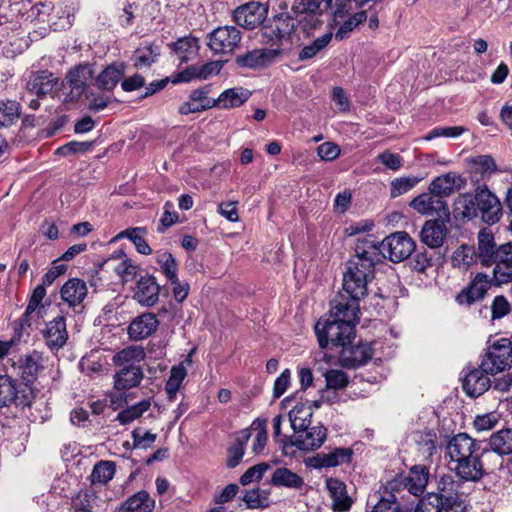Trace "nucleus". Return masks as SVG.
I'll list each match as a JSON object with an SVG mask.
<instances>
[{
  "instance_id": "nucleus-47",
  "label": "nucleus",
  "mask_w": 512,
  "mask_h": 512,
  "mask_svg": "<svg viewBox=\"0 0 512 512\" xmlns=\"http://www.w3.org/2000/svg\"><path fill=\"white\" fill-rule=\"evenodd\" d=\"M478 260L476 250L473 246L461 245L452 255V265L463 270L468 269Z\"/></svg>"
},
{
  "instance_id": "nucleus-16",
  "label": "nucleus",
  "mask_w": 512,
  "mask_h": 512,
  "mask_svg": "<svg viewBox=\"0 0 512 512\" xmlns=\"http://www.w3.org/2000/svg\"><path fill=\"white\" fill-rule=\"evenodd\" d=\"M373 355V348L370 343L357 345L346 344L340 351V361L344 367L357 368L366 364Z\"/></svg>"
},
{
  "instance_id": "nucleus-52",
  "label": "nucleus",
  "mask_w": 512,
  "mask_h": 512,
  "mask_svg": "<svg viewBox=\"0 0 512 512\" xmlns=\"http://www.w3.org/2000/svg\"><path fill=\"white\" fill-rule=\"evenodd\" d=\"M151 407V400L150 399H144L126 409L121 411L117 419L121 424H128L135 419L141 417L146 411L149 410Z\"/></svg>"
},
{
  "instance_id": "nucleus-64",
  "label": "nucleus",
  "mask_w": 512,
  "mask_h": 512,
  "mask_svg": "<svg viewBox=\"0 0 512 512\" xmlns=\"http://www.w3.org/2000/svg\"><path fill=\"white\" fill-rule=\"evenodd\" d=\"M372 512H405L397 502L395 495L388 498H381L374 506Z\"/></svg>"
},
{
  "instance_id": "nucleus-28",
  "label": "nucleus",
  "mask_w": 512,
  "mask_h": 512,
  "mask_svg": "<svg viewBox=\"0 0 512 512\" xmlns=\"http://www.w3.org/2000/svg\"><path fill=\"white\" fill-rule=\"evenodd\" d=\"M493 283L487 275L478 273L466 291L458 296V301L461 304H471L479 299H482L488 289Z\"/></svg>"
},
{
  "instance_id": "nucleus-61",
  "label": "nucleus",
  "mask_w": 512,
  "mask_h": 512,
  "mask_svg": "<svg viewBox=\"0 0 512 512\" xmlns=\"http://www.w3.org/2000/svg\"><path fill=\"white\" fill-rule=\"evenodd\" d=\"M326 385L330 389H343L348 384V378L342 370H328L325 373Z\"/></svg>"
},
{
  "instance_id": "nucleus-12",
  "label": "nucleus",
  "mask_w": 512,
  "mask_h": 512,
  "mask_svg": "<svg viewBox=\"0 0 512 512\" xmlns=\"http://www.w3.org/2000/svg\"><path fill=\"white\" fill-rule=\"evenodd\" d=\"M460 484L452 475H443L437 481V492L432 493L444 506V512H458L461 508Z\"/></svg>"
},
{
  "instance_id": "nucleus-26",
  "label": "nucleus",
  "mask_w": 512,
  "mask_h": 512,
  "mask_svg": "<svg viewBox=\"0 0 512 512\" xmlns=\"http://www.w3.org/2000/svg\"><path fill=\"white\" fill-rule=\"evenodd\" d=\"M448 233L446 224L442 220L426 221L421 230V241L430 248L442 246Z\"/></svg>"
},
{
  "instance_id": "nucleus-4",
  "label": "nucleus",
  "mask_w": 512,
  "mask_h": 512,
  "mask_svg": "<svg viewBox=\"0 0 512 512\" xmlns=\"http://www.w3.org/2000/svg\"><path fill=\"white\" fill-rule=\"evenodd\" d=\"M512 366V341L508 338L495 340L481 361V367L490 374L505 371Z\"/></svg>"
},
{
  "instance_id": "nucleus-36",
  "label": "nucleus",
  "mask_w": 512,
  "mask_h": 512,
  "mask_svg": "<svg viewBox=\"0 0 512 512\" xmlns=\"http://www.w3.org/2000/svg\"><path fill=\"white\" fill-rule=\"evenodd\" d=\"M494 236L490 231L482 229L478 233V248L476 251L478 260L483 266H490L492 256L498 252Z\"/></svg>"
},
{
  "instance_id": "nucleus-29",
  "label": "nucleus",
  "mask_w": 512,
  "mask_h": 512,
  "mask_svg": "<svg viewBox=\"0 0 512 512\" xmlns=\"http://www.w3.org/2000/svg\"><path fill=\"white\" fill-rule=\"evenodd\" d=\"M476 192L459 194L453 203V216L456 220H471L477 217Z\"/></svg>"
},
{
  "instance_id": "nucleus-19",
  "label": "nucleus",
  "mask_w": 512,
  "mask_h": 512,
  "mask_svg": "<svg viewBox=\"0 0 512 512\" xmlns=\"http://www.w3.org/2000/svg\"><path fill=\"white\" fill-rule=\"evenodd\" d=\"M209 86H204L191 91L189 101L180 105L178 112L181 115H188L190 113H198L216 106L214 99L208 97Z\"/></svg>"
},
{
  "instance_id": "nucleus-63",
  "label": "nucleus",
  "mask_w": 512,
  "mask_h": 512,
  "mask_svg": "<svg viewBox=\"0 0 512 512\" xmlns=\"http://www.w3.org/2000/svg\"><path fill=\"white\" fill-rule=\"evenodd\" d=\"M415 512H444V506L436 496L429 493L419 500Z\"/></svg>"
},
{
  "instance_id": "nucleus-3",
  "label": "nucleus",
  "mask_w": 512,
  "mask_h": 512,
  "mask_svg": "<svg viewBox=\"0 0 512 512\" xmlns=\"http://www.w3.org/2000/svg\"><path fill=\"white\" fill-rule=\"evenodd\" d=\"M446 450L450 461L455 464L453 470L463 481L477 482L482 479L488 468L481 457L493 456L490 451L480 453L476 440L466 433L453 436Z\"/></svg>"
},
{
  "instance_id": "nucleus-1",
  "label": "nucleus",
  "mask_w": 512,
  "mask_h": 512,
  "mask_svg": "<svg viewBox=\"0 0 512 512\" xmlns=\"http://www.w3.org/2000/svg\"><path fill=\"white\" fill-rule=\"evenodd\" d=\"M380 263V251L376 242L368 237L359 238L355 247V255L349 259L343 272V290L333 300H341L350 306L366 296L368 283L374 278L376 264Z\"/></svg>"
},
{
  "instance_id": "nucleus-15",
  "label": "nucleus",
  "mask_w": 512,
  "mask_h": 512,
  "mask_svg": "<svg viewBox=\"0 0 512 512\" xmlns=\"http://www.w3.org/2000/svg\"><path fill=\"white\" fill-rule=\"evenodd\" d=\"M278 48H260L237 56L236 64L242 68L261 69L269 66L279 55Z\"/></svg>"
},
{
  "instance_id": "nucleus-27",
  "label": "nucleus",
  "mask_w": 512,
  "mask_h": 512,
  "mask_svg": "<svg viewBox=\"0 0 512 512\" xmlns=\"http://www.w3.org/2000/svg\"><path fill=\"white\" fill-rule=\"evenodd\" d=\"M410 207L423 215H433L434 213H439L441 211L444 214L448 212V207L445 202L437 198L430 191L415 197L410 202Z\"/></svg>"
},
{
  "instance_id": "nucleus-5",
  "label": "nucleus",
  "mask_w": 512,
  "mask_h": 512,
  "mask_svg": "<svg viewBox=\"0 0 512 512\" xmlns=\"http://www.w3.org/2000/svg\"><path fill=\"white\" fill-rule=\"evenodd\" d=\"M98 269L114 272L121 283L132 282L139 274V266L122 249L115 250L110 256L98 263Z\"/></svg>"
},
{
  "instance_id": "nucleus-13",
  "label": "nucleus",
  "mask_w": 512,
  "mask_h": 512,
  "mask_svg": "<svg viewBox=\"0 0 512 512\" xmlns=\"http://www.w3.org/2000/svg\"><path fill=\"white\" fill-rule=\"evenodd\" d=\"M327 430L323 426H313L304 428L294 434L284 443V448L295 446L299 450L311 451L315 450L325 442Z\"/></svg>"
},
{
  "instance_id": "nucleus-57",
  "label": "nucleus",
  "mask_w": 512,
  "mask_h": 512,
  "mask_svg": "<svg viewBox=\"0 0 512 512\" xmlns=\"http://www.w3.org/2000/svg\"><path fill=\"white\" fill-rule=\"evenodd\" d=\"M506 264H498L494 267L492 281L501 286L512 282V256H505Z\"/></svg>"
},
{
  "instance_id": "nucleus-39",
  "label": "nucleus",
  "mask_w": 512,
  "mask_h": 512,
  "mask_svg": "<svg viewBox=\"0 0 512 512\" xmlns=\"http://www.w3.org/2000/svg\"><path fill=\"white\" fill-rule=\"evenodd\" d=\"M146 357L144 348L139 345H131L114 354L112 361L115 366H138Z\"/></svg>"
},
{
  "instance_id": "nucleus-32",
  "label": "nucleus",
  "mask_w": 512,
  "mask_h": 512,
  "mask_svg": "<svg viewBox=\"0 0 512 512\" xmlns=\"http://www.w3.org/2000/svg\"><path fill=\"white\" fill-rule=\"evenodd\" d=\"M161 54V46L155 42L143 41L133 55L134 66L137 68L150 67L157 62Z\"/></svg>"
},
{
  "instance_id": "nucleus-9",
  "label": "nucleus",
  "mask_w": 512,
  "mask_h": 512,
  "mask_svg": "<svg viewBox=\"0 0 512 512\" xmlns=\"http://www.w3.org/2000/svg\"><path fill=\"white\" fill-rule=\"evenodd\" d=\"M208 39V46L215 54H229L239 46L242 35L238 28L227 25L214 29Z\"/></svg>"
},
{
  "instance_id": "nucleus-7",
  "label": "nucleus",
  "mask_w": 512,
  "mask_h": 512,
  "mask_svg": "<svg viewBox=\"0 0 512 512\" xmlns=\"http://www.w3.org/2000/svg\"><path fill=\"white\" fill-rule=\"evenodd\" d=\"M415 242L405 232H397L386 237L376 248L380 251V261L388 257L392 262L407 259L415 250Z\"/></svg>"
},
{
  "instance_id": "nucleus-18",
  "label": "nucleus",
  "mask_w": 512,
  "mask_h": 512,
  "mask_svg": "<svg viewBox=\"0 0 512 512\" xmlns=\"http://www.w3.org/2000/svg\"><path fill=\"white\" fill-rule=\"evenodd\" d=\"M42 355L37 351L21 356L14 364L17 375L26 384H32L37 379L39 371L42 369Z\"/></svg>"
},
{
  "instance_id": "nucleus-46",
  "label": "nucleus",
  "mask_w": 512,
  "mask_h": 512,
  "mask_svg": "<svg viewBox=\"0 0 512 512\" xmlns=\"http://www.w3.org/2000/svg\"><path fill=\"white\" fill-rule=\"evenodd\" d=\"M123 73V64L109 65L98 75V88L101 87L108 91L112 90L117 85Z\"/></svg>"
},
{
  "instance_id": "nucleus-49",
  "label": "nucleus",
  "mask_w": 512,
  "mask_h": 512,
  "mask_svg": "<svg viewBox=\"0 0 512 512\" xmlns=\"http://www.w3.org/2000/svg\"><path fill=\"white\" fill-rule=\"evenodd\" d=\"M16 381L7 375H0V407H7L17 400Z\"/></svg>"
},
{
  "instance_id": "nucleus-53",
  "label": "nucleus",
  "mask_w": 512,
  "mask_h": 512,
  "mask_svg": "<svg viewBox=\"0 0 512 512\" xmlns=\"http://www.w3.org/2000/svg\"><path fill=\"white\" fill-rule=\"evenodd\" d=\"M186 374V369L182 365L173 367L171 369L169 379L165 385V391L170 401L175 399L176 394L186 377Z\"/></svg>"
},
{
  "instance_id": "nucleus-24",
  "label": "nucleus",
  "mask_w": 512,
  "mask_h": 512,
  "mask_svg": "<svg viewBox=\"0 0 512 512\" xmlns=\"http://www.w3.org/2000/svg\"><path fill=\"white\" fill-rule=\"evenodd\" d=\"M159 325L156 315L150 312L136 317L128 327V334L134 340H141L154 333Z\"/></svg>"
},
{
  "instance_id": "nucleus-33",
  "label": "nucleus",
  "mask_w": 512,
  "mask_h": 512,
  "mask_svg": "<svg viewBox=\"0 0 512 512\" xmlns=\"http://www.w3.org/2000/svg\"><path fill=\"white\" fill-rule=\"evenodd\" d=\"M47 285H44L43 282L38 285L29 300V303L26 307L25 313L23 314V321L27 325H31L30 320L33 318L40 319L44 317V314L46 312L45 305L42 304V300L44 299L46 295V287Z\"/></svg>"
},
{
  "instance_id": "nucleus-41",
  "label": "nucleus",
  "mask_w": 512,
  "mask_h": 512,
  "mask_svg": "<svg viewBox=\"0 0 512 512\" xmlns=\"http://www.w3.org/2000/svg\"><path fill=\"white\" fill-rule=\"evenodd\" d=\"M146 232L147 230L144 227L128 228L121 231L113 241L118 238H127L134 244L138 253L142 255H150L152 254V248L145 239Z\"/></svg>"
},
{
  "instance_id": "nucleus-54",
  "label": "nucleus",
  "mask_w": 512,
  "mask_h": 512,
  "mask_svg": "<svg viewBox=\"0 0 512 512\" xmlns=\"http://www.w3.org/2000/svg\"><path fill=\"white\" fill-rule=\"evenodd\" d=\"M243 501L250 509L266 508L270 504L269 492L261 489L246 491Z\"/></svg>"
},
{
  "instance_id": "nucleus-42",
  "label": "nucleus",
  "mask_w": 512,
  "mask_h": 512,
  "mask_svg": "<svg viewBox=\"0 0 512 512\" xmlns=\"http://www.w3.org/2000/svg\"><path fill=\"white\" fill-rule=\"evenodd\" d=\"M489 443L491 450L497 453L496 459L501 465L500 456L512 453V429H503L493 434Z\"/></svg>"
},
{
  "instance_id": "nucleus-22",
  "label": "nucleus",
  "mask_w": 512,
  "mask_h": 512,
  "mask_svg": "<svg viewBox=\"0 0 512 512\" xmlns=\"http://www.w3.org/2000/svg\"><path fill=\"white\" fill-rule=\"evenodd\" d=\"M43 335L47 346L51 350H59L62 348L68 338L65 318L63 316H58L48 322L43 331Z\"/></svg>"
},
{
  "instance_id": "nucleus-55",
  "label": "nucleus",
  "mask_w": 512,
  "mask_h": 512,
  "mask_svg": "<svg viewBox=\"0 0 512 512\" xmlns=\"http://www.w3.org/2000/svg\"><path fill=\"white\" fill-rule=\"evenodd\" d=\"M94 141H70L55 151V154L60 156H69L74 154H85L94 148Z\"/></svg>"
},
{
  "instance_id": "nucleus-43",
  "label": "nucleus",
  "mask_w": 512,
  "mask_h": 512,
  "mask_svg": "<svg viewBox=\"0 0 512 512\" xmlns=\"http://www.w3.org/2000/svg\"><path fill=\"white\" fill-rule=\"evenodd\" d=\"M249 438L250 432L247 429L237 433L234 443L228 448L227 466L229 468H235L240 463Z\"/></svg>"
},
{
  "instance_id": "nucleus-10",
  "label": "nucleus",
  "mask_w": 512,
  "mask_h": 512,
  "mask_svg": "<svg viewBox=\"0 0 512 512\" xmlns=\"http://www.w3.org/2000/svg\"><path fill=\"white\" fill-rule=\"evenodd\" d=\"M267 14L268 7L265 4L251 1L234 10L233 20L237 25L252 30L264 22Z\"/></svg>"
},
{
  "instance_id": "nucleus-51",
  "label": "nucleus",
  "mask_w": 512,
  "mask_h": 512,
  "mask_svg": "<svg viewBox=\"0 0 512 512\" xmlns=\"http://www.w3.org/2000/svg\"><path fill=\"white\" fill-rule=\"evenodd\" d=\"M19 116L20 105L17 101H0V128L13 124Z\"/></svg>"
},
{
  "instance_id": "nucleus-35",
  "label": "nucleus",
  "mask_w": 512,
  "mask_h": 512,
  "mask_svg": "<svg viewBox=\"0 0 512 512\" xmlns=\"http://www.w3.org/2000/svg\"><path fill=\"white\" fill-rule=\"evenodd\" d=\"M61 298L74 307L80 304L87 295V286L84 281L73 278L68 280L61 288Z\"/></svg>"
},
{
  "instance_id": "nucleus-2",
  "label": "nucleus",
  "mask_w": 512,
  "mask_h": 512,
  "mask_svg": "<svg viewBox=\"0 0 512 512\" xmlns=\"http://www.w3.org/2000/svg\"><path fill=\"white\" fill-rule=\"evenodd\" d=\"M360 308L352 305H344L341 300H332L330 315L327 319H319L315 324V333L321 348H327L329 344L335 347H343L350 344L354 338V327L359 321Z\"/></svg>"
},
{
  "instance_id": "nucleus-38",
  "label": "nucleus",
  "mask_w": 512,
  "mask_h": 512,
  "mask_svg": "<svg viewBox=\"0 0 512 512\" xmlns=\"http://www.w3.org/2000/svg\"><path fill=\"white\" fill-rule=\"evenodd\" d=\"M271 485L288 489H301L304 486L303 478L286 467H279L272 473Z\"/></svg>"
},
{
  "instance_id": "nucleus-14",
  "label": "nucleus",
  "mask_w": 512,
  "mask_h": 512,
  "mask_svg": "<svg viewBox=\"0 0 512 512\" xmlns=\"http://www.w3.org/2000/svg\"><path fill=\"white\" fill-rule=\"evenodd\" d=\"M352 456L353 451L351 448L338 447L328 452L315 454L307 459L306 465L314 469H328L349 463Z\"/></svg>"
},
{
  "instance_id": "nucleus-6",
  "label": "nucleus",
  "mask_w": 512,
  "mask_h": 512,
  "mask_svg": "<svg viewBox=\"0 0 512 512\" xmlns=\"http://www.w3.org/2000/svg\"><path fill=\"white\" fill-rule=\"evenodd\" d=\"M94 68L90 64H80L70 70L66 76L69 92L63 90L60 95L64 103L77 102L93 82ZM64 89L66 87L64 86Z\"/></svg>"
},
{
  "instance_id": "nucleus-8",
  "label": "nucleus",
  "mask_w": 512,
  "mask_h": 512,
  "mask_svg": "<svg viewBox=\"0 0 512 512\" xmlns=\"http://www.w3.org/2000/svg\"><path fill=\"white\" fill-rule=\"evenodd\" d=\"M295 28V19L288 13H280L262 27V40L265 44L277 46L279 49L282 42L290 38Z\"/></svg>"
},
{
  "instance_id": "nucleus-50",
  "label": "nucleus",
  "mask_w": 512,
  "mask_h": 512,
  "mask_svg": "<svg viewBox=\"0 0 512 512\" xmlns=\"http://www.w3.org/2000/svg\"><path fill=\"white\" fill-rule=\"evenodd\" d=\"M156 262L159 264L161 272L168 281L176 280L178 265L175 258L167 251H158L156 253Z\"/></svg>"
},
{
  "instance_id": "nucleus-48",
  "label": "nucleus",
  "mask_w": 512,
  "mask_h": 512,
  "mask_svg": "<svg viewBox=\"0 0 512 512\" xmlns=\"http://www.w3.org/2000/svg\"><path fill=\"white\" fill-rule=\"evenodd\" d=\"M413 439L424 457H430L436 450L437 434L433 430L418 431Z\"/></svg>"
},
{
  "instance_id": "nucleus-45",
  "label": "nucleus",
  "mask_w": 512,
  "mask_h": 512,
  "mask_svg": "<svg viewBox=\"0 0 512 512\" xmlns=\"http://www.w3.org/2000/svg\"><path fill=\"white\" fill-rule=\"evenodd\" d=\"M311 417L312 410L310 407L303 403L295 405L289 412V420L294 432L297 433L298 431L309 427Z\"/></svg>"
},
{
  "instance_id": "nucleus-60",
  "label": "nucleus",
  "mask_w": 512,
  "mask_h": 512,
  "mask_svg": "<svg viewBox=\"0 0 512 512\" xmlns=\"http://www.w3.org/2000/svg\"><path fill=\"white\" fill-rule=\"evenodd\" d=\"M265 423V420L262 421L259 419L255 420L252 423V428L257 430V434L252 445V450L255 454H259L264 450V447L268 439L267 431L265 429Z\"/></svg>"
},
{
  "instance_id": "nucleus-31",
  "label": "nucleus",
  "mask_w": 512,
  "mask_h": 512,
  "mask_svg": "<svg viewBox=\"0 0 512 512\" xmlns=\"http://www.w3.org/2000/svg\"><path fill=\"white\" fill-rule=\"evenodd\" d=\"M251 92L243 87H233L224 90L217 99L216 106L223 109H231L242 106L251 96Z\"/></svg>"
},
{
  "instance_id": "nucleus-21",
  "label": "nucleus",
  "mask_w": 512,
  "mask_h": 512,
  "mask_svg": "<svg viewBox=\"0 0 512 512\" xmlns=\"http://www.w3.org/2000/svg\"><path fill=\"white\" fill-rule=\"evenodd\" d=\"M464 185L465 180L460 175L448 172L433 179L429 186V191L441 199L451 195L456 189H460Z\"/></svg>"
},
{
  "instance_id": "nucleus-44",
  "label": "nucleus",
  "mask_w": 512,
  "mask_h": 512,
  "mask_svg": "<svg viewBox=\"0 0 512 512\" xmlns=\"http://www.w3.org/2000/svg\"><path fill=\"white\" fill-rule=\"evenodd\" d=\"M172 48L179 60L186 62L198 53V39L191 35L179 38L172 44Z\"/></svg>"
},
{
  "instance_id": "nucleus-17",
  "label": "nucleus",
  "mask_w": 512,
  "mask_h": 512,
  "mask_svg": "<svg viewBox=\"0 0 512 512\" xmlns=\"http://www.w3.org/2000/svg\"><path fill=\"white\" fill-rule=\"evenodd\" d=\"M160 286L152 275L142 276L136 283L133 298L142 306H154L159 300Z\"/></svg>"
},
{
  "instance_id": "nucleus-58",
  "label": "nucleus",
  "mask_w": 512,
  "mask_h": 512,
  "mask_svg": "<svg viewBox=\"0 0 512 512\" xmlns=\"http://www.w3.org/2000/svg\"><path fill=\"white\" fill-rule=\"evenodd\" d=\"M332 39L330 33L315 39L312 44L305 46L299 53L300 60H307L313 58L320 50L326 47Z\"/></svg>"
},
{
  "instance_id": "nucleus-37",
  "label": "nucleus",
  "mask_w": 512,
  "mask_h": 512,
  "mask_svg": "<svg viewBox=\"0 0 512 512\" xmlns=\"http://www.w3.org/2000/svg\"><path fill=\"white\" fill-rule=\"evenodd\" d=\"M496 169V163L489 155H478L469 159V171L476 182L490 176Z\"/></svg>"
},
{
  "instance_id": "nucleus-56",
  "label": "nucleus",
  "mask_w": 512,
  "mask_h": 512,
  "mask_svg": "<svg viewBox=\"0 0 512 512\" xmlns=\"http://www.w3.org/2000/svg\"><path fill=\"white\" fill-rule=\"evenodd\" d=\"M420 178L408 176L392 180L390 185V196L397 198L413 189L420 181Z\"/></svg>"
},
{
  "instance_id": "nucleus-23",
  "label": "nucleus",
  "mask_w": 512,
  "mask_h": 512,
  "mask_svg": "<svg viewBox=\"0 0 512 512\" xmlns=\"http://www.w3.org/2000/svg\"><path fill=\"white\" fill-rule=\"evenodd\" d=\"M326 487L332 499V509L336 512H347L353 503L348 495L346 485L336 478L326 480Z\"/></svg>"
},
{
  "instance_id": "nucleus-59",
  "label": "nucleus",
  "mask_w": 512,
  "mask_h": 512,
  "mask_svg": "<svg viewBox=\"0 0 512 512\" xmlns=\"http://www.w3.org/2000/svg\"><path fill=\"white\" fill-rule=\"evenodd\" d=\"M325 4L336 18H342L357 8L353 0H325Z\"/></svg>"
},
{
  "instance_id": "nucleus-34",
  "label": "nucleus",
  "mask_w": 512,
  "mask_h": 512,
  "mask_svg": "<svg viewBox=\"0 0 512 512\" xmlns=\"http://www.w3.org/2000/svg\"><path fill=\"white\" fill-rule=\"evenodd\" d=\"M143 376L139 366H125L114 375V386L117 390L136 387L141 383Z\"/></svg>"
},
{
  "instance_id": "nucleus-11",
  "label": "nucleus",
  "mask_w": 512,
  "mask_h": 512,
  "mask_svg": "<svg viewBox=\"0 0 512 512\" xmlns=\"http://www.w3.org/2000/svg\"><path fill=\"white\" fill-rule=\"evenodd\" d=\"M477 217L480 215L482 220L493 225L499 221L502 215V206L499 199L486 187L476 188Z\"/></svg>"
},
{
  "instance_id": "nucleus-20",
  "label": "nucleus",
  "mask_w": 512,
  "mask_h": 512,
  "mask_svg": "<svg viewBox=\"0 0 512 512\" xmlns=\"http://www.w3.org/2000/svg\"><path fill=\"white\" fill-rule=\"evenodd\" d=\"M490 372L484 371L483 367L474 368L468 372L463 379V389L470 397H478L491 386Z\"/></svg>"
},
{
  "instance_id": "nucleus-30",
  "label": "nucleus",
  "mask_w": 512,
  "mask_h": 512,
  "mask_svg": "<svg viewBox=\"0 0 512 512\" xmlns=\"http://www.w3.org/2000/svg\"><path fill=\"white\" fill-rule=\"evenodd\" d=\"M429 480V470L422 465L413 466L408 476L404 479V486L408 492L414 496L421 495Z\"/></svg>"
},
{
  "instance_id": "nucleus-25",
  "label": "nucleus",
  "mask_w": 512,
  "mask_h": 512,
  "mask_svg": "<svg viewBox=\"0 0 512 512\" xmlns=\"http://www.w3.org/2000/svg\"><path fill=\"white\" fill-rule=\"evenodd\" d=\"M57 84V78L48 71H38L32 73L26 83V89L29 93L42 98L50 93Z\"/></svg>"
},
{
  "instance_id": "nucleus-62",
  "label": "nucleus",
  "mask_w": 512,
  "mask_h": 512,
  "mask_svg": "<svg viewBox=\"0 0 512 512\" xmlns=\"http://www.w3.org/2000/svg\"><path fill=\"white\" fill-rule=\"evenodd\" d=\"M376 160L392 171L399 170L403 165L402 157L399 154L390 152L389 150L379 153Z\"/></svg>"
},
{
  "instance_id": "nucleus-40",
  "label": "nucleus",
  "mask_w": 512,
  "mask_h": 512,
  "mask_svg": "<svg viewBox=\"0 0 512 512\" xmlns=\"http://www.w3.org/2000/svg\"><path fill=\"white\" fill-rule=\"evenodd\" d=\"M155 500L147 491H138L130 496L122 506L123 512H152Z\"/></svg>"
}]
</instances>
